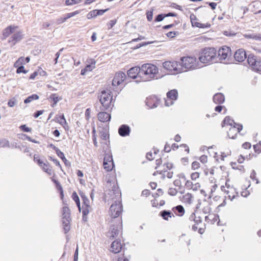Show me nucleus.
<instances>
[{"label": "nucleus", "mask_w": 261, "mask_h": 261, "mask_svg": "<svg viewBox=\"0 0 261 261\" xmlns=\"http://www.w3.org/2000/svg\"><path fill=\"white\" fill-rule=\"evenodd\" d=\"M71 197L72 199L75 201V203H79L80 202V198L79 197V196L77 195L76 192L74 191L72 194Z\"/></svg>", "instance_id": "de8ad7c7"}, {"label": "nucleus", "mask_w": 261, "mask_h": 261, "mask_svg": "<svg viewBox=\"0 0 261 261\" xmlns=\"http://www.w3.org/2000/svg\"><path fill=\"white\" fill-rule=\"evenodd\" d=\"M34 161L37 162L38 165L42 168V169L48 175H51L53 173V170L50 164L46 162H44L40 159H38L34 156Z\"/></svg>", "instance_id": "9d476101"}, {"label": "nucleus", "mask_w": 261, "mask_h": 261, "mask_svg": "<svg viewBox=\"0 0 261 261\" xmlns=\"http://www.w3.org/2000/svg\"><path fill=\"white\" fill-rule=\"evenodd\" d=\"M216 50L213 47H208L203 49L199 57V61L205 64L217 62Z\"/></svg>", "instance_id": "7ed1b4c3"}, {"label": "nucleus", "mask_w": 261, "mask_h": 261, "mask_svg": "<svg viewBox=\"0 0 261 261\" xmlns=\"http://www.w3.org/2000/svg\"><path fill=\"white\" fill-rule=\"evenodd\" d=\"M153 42H154L153 41H148V42H144L139 43V44H137L134 47V49H136L140 48L141 47L146 46L147 45H149V44H150L151 43H153Z\"/></svg>", "instance_id": "37998d69"}, {"label": "nucleus", "mask_w": 261, "mask_h": 261, "mask_svg": "<svg viewBox=\"0 0 261 261\" xmlns=\"http://www.w3.org/2000/svg\"><path fill=\"white\" fill-rule=\"evenodd\" d=\"M65 21L66 18H65L64 17H61L57 19L56 23L58 24H60L64 22Z\"/></svg>", "instance_id": "774afa93"}, {"label": "nucleus", "mask_w": 261, "mask_h": 261, "mask_svg": "<svg viewBox=\"0 0 261 261\" xmlns=\"http://www.w3.org/2000/svg\"><path fill=\"white\" fill-rule=\"evenodd\" d=\"M96 11V9L90 11L87 15V18L88 19H90L97 16Z\"/></svg>", "instance_id": "a19ab883"}, {"label": "nucleus", "mask_w": 261, "mask_h": 261, "mask_svg": "<svg viewBox=\"0 0 261 261\" xmlns=\"http://www.w3.org/2000/svg\"><path fill=\"white\" fill-rule=\"evenodd\" d=\"M199 176V173L198 172L192 173L191 175V178L192 180H196Z\"/></svg>", "instance_id": "338daca9"}, {"label": "nucleus", "mask_w": 261, "mask_h": 261, "mask_svg": "<svg viewBox=\"0 0 261 261\" xmlns=\"http://www.w3.org/2000/svg\"><path fill=\"white\" fill-rule=\"evenodd\" d=\"M193 198L192 195L190 193H187L183 196V201L188 204L192 203V198Z\"/></svg>", "instance_id": "e433bc0d"}, {"label": "nucleus", "mask_w": 261, "mask_h": 261, "mask_svg": "<svg viewBox=\"0 0 261 261\" xmlns=\"http://www.w3.org/2000/svg\"><path fill=\"white\" fill-rule=\"evenodd\" d=\"M253 148L255 152H261V143L253 145Z\"/></svg>", "instance_id": "3c124183"}, {"label": "nucleus", "mask_w": 261, "mask_h": 261, "mask_svg": "<svg viewBox=\"0 0 261 261\" xmlns=\"http://www.w3.org/2000/svg\"><path fill=\"white\" fill-rule=\"evenodd\" d=\"M182 69L185 68L187 70H194L199 68L196 58L192 57H184L181 59ZM183 71V70L182 69Z\"/></svg>", "instance_id": "39448f33"}, {"label": "nucleus", "mask_w": 261, "mask_h": 261, "mask_svg": "<svg viewBox=\"0 0 261 261\" xmlns=\"http://www.w3.org/2000/svg\"><path fill=\"white\" fill-rule=\"evenodd\" d=\"M57 154L63 161L66 166H70V163L66 159L63 152L60 151Z\"/></svg>", "instance_id": "72a5a7b5"}, {"label": "nucleus", "mask_w": 261, "mask_h": 261, "mask_svg": "<svg viewBox=\"0 0 261 261\" xmlns=\"http://www.w3.org/2000/svg\"><path fill=\"white\" fill-rule=\"evenodd\" d=\"M244 36L246 39H252L255 40H261V34H245Z\"/></svg>", "instance_id": "c756f323"}, {"label": "nucleus", "mask_w": 261, "mask_h": 261, "mask_svg": "<svg viewBox=\"0 0 261 261\" xmlns=\"http://www.w3.org/2000/svg\"><path fill=\"white\" fill-rule=\"evenodd\" d=\"M118 134L121 137H126L129 136L130 132V128L127 124H122L118 128Z\"/></svg>", "instance_id": "dca6fc26"}, {"label": "nucleus", "mask_w": 261, "mask_h": 261, "mask_svg": "<svg viewBox=\"0 0 261 261\" xmlns=\"http://www.w3.org/2000/svg\"><path fill=\"white\" fill-rule=\"evenodd\" d=\"M100 138L103 140H107L109 139L110 135L106 129L103 128L99 132Z\"/></svg>", "instance_id": "473e14b6"}, {"label": "nucleus", "mask_w": 261, "mask_h": 261, "mask_svg": "<svg viewBox=\"0 0 261 261\" xmlns=\"http://www.w3.org/2000/svg\"><path fill=\"white\" fill-rule=\"evenodd\" d=\"M109 8H107V9H100V10H97L96 9V13L97 14V16H99V15H103L105 12H107L109 10Z\"/></svg>", "instance_id": "864d4df0"}, {"label": "nucleus", "mask_w": 261, "mask_h": 261, "mask_svg": "<svg viewBox=\"0 0 261 261\" xmlns=\"http://www.w3.org/2000/svg\"><path fill=\"white\" fill-rule=\"evenodd\" d=\"M247 58L246 53L244 49H238L234 54V58L236 61L242 62Z\"/></svg>", "instance_id": "2eb2a0df"}, {"label": "nucleus", "mask_w": 261, "mask_h": 261, "mask_svg": "<svg viewBox=\"0 0 261 261\" xmlns=\"http://www.w3.org/2000/svg\"><path fill=\"white\" fill-rule=\"evenodd\" d=\"M81 2V0H66L65 4L67 6H71L74 4H76Z\"/></svg>", "instance_id": "a18cd8bd"}, {"label": "nucleus", "mask_w": 261, "mask_h": 261, "mask_svg": "<svg viewBox=\"0 0 261 261\" xmlns=\"http://www.w3.org/2000/svg\"><path fill=\"white\" fill-rule=\"evenodd\" d=\"M159 100L157 97L153 96L150 98H146V105L150 109H153L158 107L159 105Z\"/></svg>", "instance_id": "412c9836"}, {"label": "nucleus", "mask_w": 261, "mask_h": 261, "mask_svg": "<svg viewBox=\"0 0 261 261\" xmlns=\"http://www.w3.org/2000/svg\"><path fill=\"white\" fill-rule=\"evenodd\" d=\"M260 5V3L257 1L253 2L250 5V9L252 12H254L255 9V8H258Z\"/></svg>", "instance_id": "4c0bfd02"}, {"label": "nucleus", "mask_w": 261, "mask_h": 261, "mask_svg": "<svg viewBox=\"0 0 261 261\" xmlns=\"http://www.w3.org/2000/svg\"><path fill=\"white\" fill-rule=\"evenodd\" d=\"M115 196V203H113L110 208V215L113 218L118 217L122 212V204L121 202L119 201L121 198V192L118 187L117 184L114 185L111 191Z\"/></svg>", "instance_id": "f257e3e1"}, {"label": "nucleus", "mask_w": 261, "mask_h": 261, "mask_svg": "<svg viewBox=\"0 0 261 261\" xmlns=\"http://www.w3.org/2000/svg\"><path fill=\"white\" fill-rule=\"evenodd\" d=\"M20 128L24 132H29L31 130V128L28 127L25 124L21 125L20 126Z\"/></svg>", "instance_id": "4d7b16f0"}, {"label": "nucleus", "mask_w": 261, "mask_h": 261, "mask_svg": "<svg viewBox=\"0 0 261 261\" xmlns=\"http://www.w3.org/2000/svg\"><path fill=\"white\" fill-rule=\"evenodd\" d=\"M121 224L112 225L110 226V230L108 233V236L110 238H114L119 234L120 229H121Z\"/></svg>", "instance_id": "4468645a"}, {"label": "nucleus", "mask_w": 261, "mask_h": 261, "mask_svg": "<svg viewBox=\"0 0 261 261\" xmlns=\"http://www.w3.org/2000/svg\"><path fill=\"white\" fill-rule=\"evenodd\" d=\"M140 67L138 66L130 68L127 72L128 77L132 79H136L138 76L140 77Z\"/></svg>", "instance_id": "f3484780"}, {"label": "nucleus", "mask_w": 261, "mask_h": 261, "mask_svg": "<svg viewBox=\"0 0 261 261\" xmlns=\"http://www.w3.org/2000/svg\"><path fill=\"white\" fill-rule=\"evenodd\" d=\"M49 99L54 101V105H56L58 102L62 98L61 97H59L57 94L53 93L49 96Z\"/></svg>", "instance_id": "c9c22d12"}, {"label": "nucleus", "mask_w": 261, "mask_h": 261, "mask_svg": "<svg viewBox=\"0 0 261 261\" xmlns=\"http://www.w3.org/2000/svg\"><path fill=\"white\" fill-rule=\"evenodd\" d=\"M97 118L98 119L102 122H107L111 120V115L108 113L100 112L98 113Z\"/></svg>", "instance_id": "6ab92c4d"}, {"label": "nucleus", "mask_w": 261, "mask_h": 261, "mask_svg": "<svg viewBox=\"0 0 261 261\" xmlns=\"http://www.w3.org/2000/svg\"><path fill=\"white\" fill-rule=\"evenodd\" d=\"M111 94V91L108 89L101 91L100 95L98 96L100 103L102 105V108H100L101 110L104 111L110 108L113 100V96Z\"/></svg>", "instance_id": "20e7f679"}, {"label": "nucleus", "mask_w": 261, "mask_h": 261, "mask_svg": "<svg viewBox=\"0 0 261 261\" xmlns=\"http://www.w3.org/2000/svg\"><path fill=\"white\" fill-rule=\"evenodd\" d=\"M200 167V164L198 162L194 161L192 164V169L193 170H196L199 168Z\"/></svg>", "instance_id": "bf43d9fd"}, {"label": "nucleus", "mask_w": 261, "mask_h": 261, "mask_svg": "<svg viewBox=\"0 0 261 261\" xmlns=\"http://www.w3.org/2000/svg\"><path fill=\"white\" fill-rule=\"evenodd\" d=\"M103 166L104 169L107 171H110L112 170L113 168L114 167V164L112 155H109L104 158Z\"/></svg>", "instance_id": "ddd939ff"}, {"label": "nucleus", "mask_w": 261, "mask_h": 261, "mask_svg": "<svg viewBox=\"0 0 261 261\" xmlns=\"http://www.w3.org/2000/svg\"><path fill=\"white\" fill-rule=\"evenodd\" d=\"M247 62L251 68L257 71H261V60L253 54H250L247 57Z\"/></svg>", "instance_id": "6e6552de"}, {"label": "nucleus", "mask_w": 261, "mask_h": 261, "mask_svg": "<svg viewBox=\"0 0 261 261\" xmlns=\"http://www.w3.org/2000/svg\"><path fill=\"white\" fill-rule=\"evenodd\" d=\"M231 54V49L230 47L223 46L218 51V57L219 60H225L228 56Z\"/></svg>", "instance_id": "9b49d317"}, {"label": "nucleus", "mask_w": 261, "mask_h": 261, "mask_svg": "<svg viewBox=\"0 0 261 261\" xmlns=\"http://www.w3.org/2000/svg\"><path fill=\"white\" fill-rule=\"evenodd\" d=\"M71 219L70 218V211L68 207L64 206L62 208V224L64 233L66 234L70 229V223Z\"/></svg>", "instance_id": "423d86ee"}, {"label": "nucleus", "mask_w": 261, "mask_h": 261, "mask_svg": "<svg viewBox=\"0 0 261 261\" xmlns=\"http://www.w3.org/2000/svg\"><path fill=\"white\" fill-rule=\"evenodd\" d=\"M167 97L172 100H176L178 98V91L176 89L169 90L167 93Z\"/></svg>", "instance_id": "bb28decb"}, {"label": "nucleus", "mask_w": 261, "mask_h": 261, "mask_svg": "<svg viewBox=\"0 0 261 261\" xmlns=\"http://www.w3.org/2000/svg\"><path fill=\"white\" fill-rule=\"evenodd\" d=\"M117 21L116 19H113L111 20L108 23V27L109 29H111L112 28L114 25L116 24Z\"/></svg>", "instance_id": "13d9d810"}, {"label": "nucleus", "mask_w": 261, "mask_h": 261, "mask_svg": "<svg viewBox=\"0 0 261 261\" xmlns=\"http://www.w3.org/2000/svg\"><path fill=\"white\" fill-rule=\"evenodd\" d=\"M122 249V245L121 244L120 241L116 240L112 242L111 245V251L114 253H119Z\"/></svg>", "instance_id": "a211bd4d"}, {"label": "nucleus", "mask_w": 261, "mask_h": 261, "mask_svg": "<svg viewBox=\"0 0 261 261\" xmlns=\"http://www.w3.org/2000/svg\"><path fill=\"white\" fill-rule=\"evenodd\" d=\"M22 38V35L20 32L14 34L8 40L9 43H11L12 46L16 44L17 42L20 41Z\"/></svg>", "instance_id": "4be33fe9"}, {"label": "nucleus", "mask_w": 261, "mask_h": 261, "mask_svg": "<svg viewBox=\"0 0 261 261\" xmlns=\"http://www.w3.org/2000/svg\"><path fill=\"white\" fill-rule=\"evenodd\" d=\"M9 147V142L6 139H0V148Z\"/></svg>", "instance_id": "58836bf2"}, {"label": "nucleus", "mask_w": 261, "mask_h": 261, "mask_svg": "<svg viewBox=\"0 0 261 261\" xmlns=\"http://www.w3.org/2000/svg\"><path fill=\"white\" fill-rule=\"evenodd\" d=\"M191 22L192 23V25L193 27H197L198 28H209L211 27V24L210 23H201L200 22H197L198 19L196 15L194 14H191L190 16Z\"/></svg>", "instance_id": "f8f14e48"}, {"label": "nucleus", "mask_w": 261, "mask_h": 261, "mask_svg": "<svg viewBox=\"0 0 261 261\" xmlns=\"http://www.w3.org/2000/svg\"><path fill=\"white\" fill-rule=\"evenodd\" d=\"M78 255H79V247L77 245L76 249L74 254L73 261H78Z\"/></svg>", "instance_id": "680f3d73"}, {"label": "nucleus", "mask_w": 261, "mask_h": 261, "mask_svg": "<svg viewBox=\"0 0 261 261\" xmlns=\"http://www.w3.org/2000/svg\"><path fill=\"white\" fill-rule=\"evenodd\" d=\"M250 178L253 180H256V184H259V180L256 177V172L254 170H253L250 174Z\"/></svg>", "instance_id": "8fccbe9b"}, {"label": "nucleus", "mask_w": 261, "mask_h": 261, "mask_svg": "<svg viewBox=\"0 0 261 261\" xmlns=\"http://www.w3.org/2000/svg\"><path fill=\"white\" fill-rule=\"evenodd\" d=\"M59 119L60 120H59V122L62 125H64V124H67L66 120L65 118L64 115L63 114L60 116Z\"/></svg>", "instance_id": "09e8293b"}, {"label": "nucleus", "mask_w": 261, "mask_h": 261, "mask_svg": "<svg viewBox=\"0 0 261 261\" xmlns=\"http://www.w3.org/2000/svg\"><path fill=\"white\" fill-rule=\"evenodd\" d=\"M17 28V26L9 25L3 30L2 40H5L9 36L10 34L13 33L15 29Z\"/></svg>", "instance_id": "aec40b11"}, {"label": "nucleus", "mask_w": 261, "mask_h": 261, "mask_svg": "<svg viewBox=\"0 0 261 261\" xmlns=\"http://www.w3.org/2000/svg\"><path fill=\"white\" fill-rule=\"evenodd\" d=\"M211 211H212V208H211V207L209 205H208V206H207L204 207L203 208V210H202V211H203V213H204V214H209V213H210V212H211Z\"/></svg>", "instance_id": "e2e57ef3"}, {"label": "nucleus", "mask_w": 261, "mask_h": 261, "mask_svg": "<svg viewBox=\"0 0 261 261\" xmlns=\"http://www.w3.org/2000/svg\"><path fill=\"white\" fill-rule=\"evenodd\" d=\"M173 184L175 186L178 187L179 189L181 187V182L179 179H175L173 182Z\"/></svg>", "instance_id": "0e129e2a"}, {"label": "nucleus", "mask_w": 261, "mask_h": 261, "mask_svg": "<svg viewBox=\"0 0 261 261\" xmlns=\"http://www.w3.org/2000/svg\"><path fill=\"white\" fill-rule=\"evenodd\" d=\"M243 128V125L242 124L237 123L235 122V123H234V124H233V128L232 129H229V133H228V136L229 138H231V139H235L237 138V134H236L235 135L232 136L231 137L230 135V133L234 128H237V130H238V133H240V132L242 130Z\"/></svg>", "instance_id": "a878e982"}, {"label": "nucleus", "mask_w": 261, "mask_h": 261, "mask_svg": "<svg viewBox=\"0 0 261 261\" xmlns=\"http://www.w3.org/2000/svg\"><path fill=\"white\" fill-rule=\"evenodd\" d=\"M23 60V58L21 57L19 58V59L14 64L15 66L17 67L16 69V72L17 73H27V71L24 69V66L22 65H20L22 64Z\"/></svg>", "instance_id": "5701e85b"}, {"label": "nucleus", "mask_w": 261, "mask_h": 261, "mask_svg": "<svg viewBox=\"0 0 261 261\" xmlns=\"http://www.w3.org/2000/svg\"><path fill=\"white\" fill-rule=\"evenodd\" d=\"M177 191L175 188H170L168 190V194L171 196H175L177 194Z\"/></svg>", "instance_id": "603ef678"}, {"label": "nucleus", "mask_w": 261, "mask_h": 261, "mask_svg": "<svg viewBox=\"0 0 261 261\" xmlns=\"http://www.w3.org/2000/svg\"><path fill=\"white\" fill-rule=\"evenodd\" d=\"M79 194L82 199L83 204L86 206H90L89 199L86 196L85 193L80 191Z\"/></svg>", "instance_id": "f704fd0d"}, {"label": "nucleus", "mask_w": 261, "mask_h": 261, "mask_svg": "<svg viewBox=\"0 0 261 261\" xmlns=\"http://www.w3.org/2000/svg\"><path fill=\"white\" fill-rule=\"evenodd\" d=\"M199 160L202 163H205L207 161V157L205 155H202L199 158Z\"/></svg>", "instance_id": "69168bd1"}, {"label": "nucleus", "mask_w": 261, "mask_h": 261, "mask_svg": "<svg viewBox=\"0 0 261 261\" xmlns=\"http://www.w3.org/2000/svg\"><path fill=\"white\" fill-rule=\"evenodd\" d=\"M165 17H166V16L165 14H160L155 17L154 21L155 22H160L163 20Z\"/></svg>", "instance_id": "c03bdc74"}, {"label": "nucleus", "mask_w": 261, "mask_h": 261, "mask_svg": "<svg viewBox=\"0 0 261 261\" xmlns=\"http://www.w3.org/2000/svg\"><path fill=\"white\" fill-rule=\"evenodd\" d=\"M153 10L152 9L151 11H147L146 12V17L148 21H151L152 20L153 18Z\"/></svg>", "instance_id": "49530a36"}, {"label": "nucleus", "mask_w": 261, "mask_h": 261, "mask_svg": "<svg viewBox=\"0 0 261 261\" xmlns=\"http://www.w3.org/2000/svg\"><path fill=\"white\" fill-rule=\"evenodd\" d=\"M234 123L235 122L233 119H231L229 116H226L222 122V126L223 127L224 124H227L233 126Z\"/></svg>", "instance_id": "2f4dec72"}, {"label": "nucleus", "mask_w": 261, "mask_h": 261, "mask_svg": "<svg viewBox=\"0 0 261 261\" xmlns=\"http://www.w3.org/2000/svg\"><path fill=\"white\" fill-rule=\"evenodd\" d=\"M173 210L174 213L179 216H183L185 212L184 207L181 205H178L174 207Z\"/></svg>", "instance_id": "c85d7f7f"}, {"label": "nucleus", "mask_w": 261, "mask_h": 261, "mask_svg": "<svg viewBox=\"0 0 261 261\" xmlns=\"http://www.w3.org/2000/svg\"><path fill=\"white\" fill-rule=\"evenodd\" d=\"M95 64V61H93L91 62V64L87 65L84 69L81 70V74L82 75H84L86 74L87 72L92 71L93 69L92 65Z\"/></svg>", "instance_id": "7c9ffc66"}, {"label": "nucleus", "mask_w": 261, "mask_h": 261, "mask_svg": "<svg viewBox=\"0 0 261 261\" xmlns=\"http://www.w3.org/2000/svg\"><path fill=\"white\" fill-rule=\"evenodd\" d=\"M16 104V100L14 98L10 99L8 102V106L10 107H13Z\"/></svg>", "instance_id": "5fc2aeb1"}, {"label": "nucleus", "mask_w": 261, "mask_h": 261, "mask_svg": "<svg viewBox=\"0 0 261 261\" xmlns=\"http://www.w3.org/2000/svg\"><path fill=\"white\" fill-rule=\"evenodd\" d=\"M163 67L170 71H174V74L182 72L180 63L177 61H167L163 63Z\"/></svg>", "instance_id": "0eeeda50"}, {"label": "nucleus", "mask_w": 261, "mask_h": 261, "mask_svg": "<svg viewBox=\"0 0 261 261\" xmlns=\"http://www.w3.org/2000/svg\"><path fill=\"white\" fill-rule=\"evenodd\" d=\"M213 99L215 103L222 104L225 101V96L221 93H217L214 95Z\"/></svg>", "instance_id": "b1692460"}, {"label": "nucleus", "mask_w": 261, "mask_h": 261, "mask_svg": "<svg viewBox=\"0 0 261 261\" xmlns=\"http://www.w3.org/2000/svg\"><path fill=\"white\" fill-rule=\"evenodd\" d=\"M178 34V32L176 31H170L169 32L166 34V36L169 38H173L177 34Z\"/></svg>", "instance_id": "6e6d98bb"}, {"label": "nucleus", "mask_w": 261, "mask_h": 261, "mask_svg": "<svg viewBox=\"0 0 261 261\" xmlns=\"http://www.w3.org/2000/svg\"><path fill=\"white\" fill-rule=\"evenodd\" d=\"M158 68L151 64H144L140 67V77L142 81H150L158 79Z\"/></svg>", "instance_id": "f03ea898"}, {"label": "nucleus", "mask_w": 261, "mask_h": 261, "mask_svg": "<svg viewBox=\"0 0 261 261\" xmlns=\"http://www.w3.org/2000/svg\"><path fill=\"white\" fill-rule=\"evenodd\" d=\"M159 215L163 218L165 220H168L169 218L174 217L173 214L170 211L163 210L160 212Z\"/></svg>", "instance_id": "cd10ccee"}, {"label": "nucleus", "mask_w": 261, "mask_h": 261, "mask_svg": "<svg viewBox=\"0 0 261 261\" xmlns=\"http://www.w3.org/2000/svg\"><path fill=\"white\" fill-rule=\"evenodd\" d=\"M57 189L58 190L59 192L60 193L61 199L62 200H63L64 198V192H63V188L60 184V183H59L58 184L56 185Z\"/></svg>", "instance_id": "ea45409f"}, {"label": "nucleus", "mask_w": 261, "mask_h": 261, "mask_svg": "<svg viewBox=\"0 0 261 261\" xmlns=\"http://www.w3.org/2000/svg\"><path fill=\"white\" fill-rule=\"evenodd\" d=\"M90 206H86L85 207L83 206V210H82V214L83 215L87 216L88 214L89 213V208Z\"/></svg>", "instance_id": "052dcab7"}, {"label": "nucleus", "mask_w": 261, "mask_h": 261, "mask_svg": "<svg viewBox=\"0 0 261 261\" xmlns=\"http://www.w3.org/2000/svg\"><path fill=\"white\" fill-rule=\"evenodd\" d=\"M126 74L124 72L120 71L116 73L112 82L114 90L117 91V90L116 89L117 87L120 86V84L125 80H126Z\"/></svg>", "instance_id": "1a4fd4ad"}, {"label": "nucleus", "mask_w": 261, "mask_h": 261, "mask_svg": "<svg viewBox=\"0 0 261 261\" xmlns=\"http://www.w3.org/2000/svg\"><path fill=\"white\" fill-rule=\"evenodd\" d=\"M18 137L19 139L25 140H28L31 142H33V139L29 136H27L24 134H18Z\"/></svg>", "instance_id": "79ce46f5"}, {"label": "nucleus", "mask_w": 261, "mask_h": 261, "mask_svg": "<svg viewBox=\"0 0 261 261\" xmlns=\"http://www.w3.org/2000/svg\"><path fill=\"white\" fill-rule=\"evenodd\" d=\"M39 75L41 76V80L44 79V77L47 75V73L46 71L43 70L41 67H38V68L34 71V79H35L36 77L37 79H39L38 76Z\"/></svg>", "instance_id": "393cba45"}]
</instances>
